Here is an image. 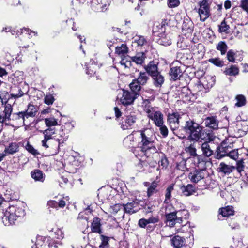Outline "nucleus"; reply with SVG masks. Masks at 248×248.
<instances>
[{
  "label": "nucleus",
  "instance_id": "1",
  "mask_svg": "<svg viewBox=\"0 0 248 248\" xmlns=\"http://www.w3.org/2000/svg\"><path fill=\"white\" fill-rule=\"evenodd\" d=\"M138 133H140L141 139V145L135 150V155L141 157H149L151 154L156 153L157 149L154 144L155 136L153 130L151 128H145L139 131Z\"/></svg>",
  "mask_w": 248,
  "mask_h": 248
},
{
  "label": "nucleus",
  "instance_id": "2",
  "mask_svg": "<svg viewBox=\"0 0 248 248\" xmlns=\"http://www.w3.org/2000/svg\"><path fill=\"white\" fill-rule=\"evenodd\" d=\"M25 214V210L17 205L9 206L4 213L2 220L5 226H10L16 223L19 218H21Z\"/></svg>",
  "mask_w": 248,
  "mask_h": 248
},
{
  "label": "nucleus",
  "instance_id": "3",
  "mask_svg": "<svg viewBox=\"0 0 248 248\" xmlns=\"http://www.w3.org/2000/svg\"><path fill=\"white\" fill-rule=\"evenodd\" d=\"M184 129L189 134L187 139L190 141H197L200 139H204L202 137L203 135L202 127L192 120H189L186 122Z\"/></svg>",
  "mask_w": 248,
  "mask_h": 248
},
{
  "label": "nucleus",
  "instance_id": "4",
  "mask_svg": "<svg viewBox=\"0 0 248 248\" xmlns=\"http://www.w3.org/2000/svg\"><path fill=\"white\" fill-rule=\"evenodd\" d=\"M142 106L148 117L153 121L156 126H161L164 124L163 114L156 108L151 106L148 100H144Z\"/></svg>",
  "mask_w": 248,
  "mask_h": 248
},
{
  "label": "nucleus",
  "instance_id": "5",
  "mask_svg": "<svg viewBox=\"0 0 248 248\" xmlns=\"http://www.w3.org/2000/svg\"><path fill=\"white\" fill-rule=\"evenodd\" d=\"M56 129L55 128L49 127L47 129L41 131L44 135V138L42 140V145L50 152L51 155L57 154L59 152V145L57 144V140H54L53 144L48 141L52 139V136L55 134Z\"/></svg>",
  "mask_w": 248,
  "mask_h": 248
},
{
  "label": "nucleus",
  "instance_id": "6",
  "mask_svg": "<svg viewBox=\"0 0 248 248\" xmlns=\"http://www.w3.org/2000/svg\"><path fill=\"white\" fill-rule=\"evenodd\" d=\"M198 8H195L194 10L198 13L200 21L204 22L211 15L210 3L208 0H202L198 2Z\"/></svg>",
  "mask_w": 248,
  "mask_h": 248
},
{
  "label": "nucleus",
  "instance_id": "7",
  "mask_svg": "<svg viewBox=\"0 0 248 248\" xmlns=\"http://www.w3.org/2000/svg\"><path fill=\"white\" fill-rule=\"evenodd\" d=\"M2 110L0 112V124L8 126L11 125V117L13 111L12 106L7 101L1 105Z\"/></svg>",
  "mask_w": 248,
  "mask_h": 248
},
{
  "label": "nucleus",
  "instance_id": "8",
  "mask_svg": "<svg viewBox=\"0 0 248 248\" xmlns=\"http://www.w3.org/2000/svg\"><path fill=\"white\" fill-rule=\"evenodd\" d=\"M137 120V117L134 112H131L129 114L125 116L122 123L121 127L123 130L130 128Z\"/></svg>",
  "mask_w": 248,
  "mask_h": 248
},
{
  "label": "nucleus",
  "instance_id": "9",
  "mask_svg": "<svg viewBox=\"0 0 248 248\" xmlns=\"http://www.w3.org/2000/svg\"><path fill=\"white\" fill-rule=\"evenodd\" d=\"M110 216L113 217L115 219H121L124 218V213L122 204H116L109 208Z\"/></svg>",
  "mask_w": 248,
  "mask_h": 248
},
{
  "label": "nucleus",
  "instance_id": "10",
  "mask_svg": "<svg viewBox=\"0 0 248 248\" xmlns=\"http://www.w3.org/2000/svg\"><path fill=\"white\" fill-rule=\"evenodd\" d=\"M205 170L196 169L189 173L188 178L192 183H197L204 179L205 176Z\"/></svg>",
  "mask_w": 248,
  "mask_h": 248
},
{
  "label": "nucleus",
  "instance_id": "11",
  "mask_svg": "<svg viewBox=\"0 0 248 248\" xmlns=\"http://www.w3.org/2000/svg\"><path fill=\"white\" fill-rule=\"evenodd\" d=\"M122 92L123 95L120 98V101L124 105L132 104L137 97L136 94L128 91L123 90Z\"/></svg>",
  "mask_w": 248,
  "mask_h": 248
},
{
  "label": "nucleus",
  "instance_id": "12",
  "mask_svg": "<svg viewBox=\"0 0 248 248\" xmlns=\"http://www.w3.org/2000/svg\"><path fill=\"white\" fill-rule=\"evenodd\" d=\"M107 0H93L91 6L94 11L105 12L108 7Z\"/></svg>",
  "mask_w": 248,
  "mask_h": 248
},
{
  "label": "nucleus",
  "instance_id": "13",
  "mask_svg": "<svg viewBox=\"0 0 248 248\" xmlns=\"http://www.w3.org/2000/svg\"><path fill=\"white\" fill-rule=\"evenodd\" d=\"M122 205L124 214H132L137 212L140 209L139 203L136 201H132Z\"/></svg>",
  "mask_w": 248,
  "mask_h": 248
},
{
  "label": "nucleus",
  "instance_id": "14",
  "mask_svg": "<svg viewBox=\"0 0 248 248\" xmlns=\"http://www.w3.org/2000/svg\"><path fill=\"white\" fill-rule=\"evenodd\" d=\"M168 26V21L167 19H164L161 23H157L153 27V32L156 33L157 36L161 35L166 32V30Z\"/></svg>",
  "mask_w": 248,
  "mask_h": 248
},
{
  "label": "nucleus",
  "instance_id": "15",
  "mask_svg": "<svg viewBox=\"0 0 248 248\" xmlns=\"http://www.w3.org/2000/svg\"><path fill=\"white\" fill-rule=\"evenodd\" d=\"M180 118V115L178 113H173L169 115L168 121L172 130H174L178 127Z\"/></svg>",
  "mask_w": 248,
  "mask_h": 248
},
{
  "label": "nucleus",
  "instance_id": "16",
  "mask_svg": "<svg viewBox=\"0 0 248 248\" xmlns=\"http://www.w3.org/2000/svg\"><path fill=\"white\" fill-rule=\"evenodd\" d=\"M231 147L227 146L226 144L223 143L221 146L217 148V157L219 159L224 157L225 156H228L231 150Z\"/></svg>",
  "mask_w": 248,
  "mask_h": 248
},
{
  "label": "nucleus",
  "instance_id": "17",
  "mask_svg": "<svg viewBox=\"0 0 248 248\" xmlns=\"http://www.w3.org/2000/svg\"><path fill=\"white\" fill-rule=\"evenodd\" d=\"M185 151L188 153L190 156H192L194 159V164L198 166L200 163V156L196 153V149L194 144H190L188 147H186Z\"/></svg>",
  "mask_w": 248,
  "mask_h": 248
},
{
  "label": "nucleus",
  "instance_id": "18",
  "mask_svg": "<svg viewBox=\"0 0 248 248\" xmlns=\"http://www.w3.org/2000/svg\"><path fill=\"white\" fill-rule=\"evenodd\" d=\"M166 223L170 227H173L177 222V213L175 212L167 213H166Z\"/></svg>",
  "mask_w": 248,
  "mask_h": 248
},
{
  "label": "nucleus",
  "instance_id": "19",
  "mask_svg": "<svg viewBox=\"0 0 248 248\" xmlns=\"http://www.w3.org/2000/svg\"><path fill=\"white\" fill-rule=\"evenodd\" d=\"M27 121L26 118L25 113L23 111H21L17 113H12L11 117V125L14 122H17L25 124V122Z\"/></svg>",
  "mask_w": 248,
  "mask_h": 248
},
{
  "label": "nucleus",
  "instance_id": "20",
  "mask_svg": "<svg viewBox=\"0 0 248 248\" xmlns=\"http://www.w3.org/2000/svg\"><path fill=\"white\" fill-rule=\"evenodd\" d=\"M38 109L39 108L37 106L31 103L29 104L28 105L27 109L25 111H23L27 119L28 120L30 117H35L38 111Z\"/></svg>",
  "mask_w": 248,
  "mask_h": 248
},
{
  "label": "nucleus",
  "instance_id": "21",
  "mask_svg": "<svg viewBox=\"0 0 248 248\" xmlns=\"http://www.w3.org/2000/svg\"><path fill=\"white\" fill-rule=\"evenodd\" d=\"M154 85L157 88H160L163 84L165 79L164 76L159 72L151 76Z\"/></svg>",
  "mask_w": 248,
  "mask_h": 248
},
{
  "label": "nucleus",
  "instance_id": "22",
  "mask_svg": "<svg viewBox=\"0 0 248 248\" xmlns=\"http://www.w3.org/2000/svg\"><path fill=\"white\" fill-rule=\"evenodd\" d=\"M169 75L170 77V80L176 81L182 76V72L179 67L174 66L170 68Z\"/></svg>",
  "mask_w": 248,
  "mask_h": 248
},
{
  "label": "nucleus",
  "instance_id": "23",
  "mask_svg": "<svg viewBox=\"0 0 248 248\" xmlns=\"http://www.w3.org/2000/svg\"><path fill=\"white\" fill-rule=\"evenodd\" d=\"M19 150V145L16 142H11L7 146L3 152L5 154V156L8 155H13L17 153Z\"/></svg>",
  "mask_w": 248,
  "mask_h": 248
},
{
  "label": "nucleus",
  "instance_id": "24",
  "mask_svg": "<svg viewBox=\"0 0 248 248\" xmlns=\"http://www.w3.org/2000/svg\"><path fill=\"white\" fill-rule=\"evenodd\" d=\"M86 73L90 76H93L96 72L97 67V62L93 60H91L89 63H85Z\"/></svg>",
  "mask_w": 248,
  "mask_h": 248
},
{
  "label": "nucleus",
  "instance_id": "25",
  "mask_svg": "<svg viewBox=\"0 0 248 248\" xmlns=\"http://www.w3.org/2000/svg\"><path fill=\"white\" fill-rule=\"evenodd\" d=\"M146 72L152 76L158 72L157 64L154 62H150L147 65L144 66Z\"/></svg>",
  "mask_w": 248,
  "mask_h": 248
},
{
  "label": "nucleus",
  "instance_id": "26",
  "mask_svg": "<svg viewBox=\"0 0 248 248\" xmlns=\"http://www.w3.org/2000/svg\"><path fill=\"white\" fill-rule=\"evenodd\" d=\"M171 244L175 248H180L185 245L186 240L184 237L178 235L172 237L170 240Z\"/></svg>",
  "mask_w": 248,
  "mask_h": 248
},
{
  "label": "nucleus",
  "instance_id": "27",
  "mask_svg": "<svg viewBox=\"0 0 248 248\" xmlns=\"http://www.w3.org/2000/svg\"><path fill=\"white\" fill-rule=\"evenodd\" d=\"M204 124L206 127L213 129H217L218 128V122L214 117H208L206 118L204 120Z\"/></svg>",
  "mask_w": 248,
  "mask_h": 248
},
{
  "label": "nucleus",
  "instance_id": "28",
  "mask_svg": "<svg viewBox=\"0 0 248 248\" xmlns=\"http://www.w3.org/2000/svg\"><path fill=\"white\" fill-rule=\"evenodd\" d=\"M146 56L144 52H138L136 55L131 57L132 62H135L137 64L141 65L144 62Z\"/></svg>",
  "mask_w": 248,
  "mask_h": 248
},
{
  "label": "nucleus",
  "instance_id": "29",
  "mask_svg": "<svg viewBox=\"0 0 248 248\" xmlns=\"http://www.w3.org/2000/svg\"><path fill=\"white\" fill-rule=\"evenodd\" d=\"M159 37L158 40V43L159 44L168 46L171 44V40L170 38V36L168 34H166L165 33L158 36Z\"/></svg>",
  "mask_w": 248,
  "mask_h": 248
},
{
  "label": "nucleus",
  "instance_id": "30",
  "mask_svg": "<svg viewBox=\"0 0 248 248\" xmlns=\"http://www.w3.org/2000/svg\"><path fill=\"white\" fill-rule=\"evenodd\" d=\"M31 177L36 181L44 182L45 175L42 171L36 169L31 172Z\"/></svg>",
  "mask_w": 248,
  "mask_h": 248
},
{
  "label": "nucleus",
  "instance_id": "31",
  "mask_svg": "<svg viewBox=\"0 0 248 248\" xmlns=\"http://www.w3.org/2000/svg\"><path fill=\"white\" fill-rule=\"evenodd\" d=\"M136 81L142 86L145 85L149 79V75L146 72H140Z\"/></svg>",
  "mask_w": 248,
  "mask_h": 248
},
{
  "label": "nucleus",
  "instance_id": "32",
  "mask_svg": "<svg viewBox=\"0 0 248 248\" xmlns=\"http://www.w3.org/2000/svg\"><path fill=\"white\" fill-rule=\"evenodd\" d=\"M201 149L203 155L205 156L209 157L213 154V151L211 149L208 142H205L202 144Z\"/></svg>",
  "mask_w": 248,
  "mask_h": 248
},
{
  "label": "nucleus",
  "instance_id": "33",
  "mask_svg": "<svg viewBox=\"0 0 248 248\" xmlns=\"http://www.w3.org/2000/svg\"><path fill=\"white\" fill-rule=\"evenodd\" d=\"M218 31L219 33L224 34H229L230 32V26L225 19H224L218 25Z\"/></svg>",
  "mask_w": 248,
  "mask_h": 248
},
{
  "label": "nucleus",
  "instance_id": "34",
  "mask_svg": "<svg viewBox=\"0 0 248 248\" xmlns=\"http://www.w3.org/2000/svg\"><path fill=\"white\" fill-rule=\"evenodd\" d=\"M181 189L184 195L186 196H190L195 192V187L191 184L182 186Z\"/></svg>",
  "mask_w": 248,
  "mask_h": 248
},
{
  "label": "nucleus",
  "instance_id": "35",
  "mask_svg": "<svg viewBox=\"0 0 248 248\" xmlns=\"http://www.w3.org/2000/svg\"><path fill=\"white\" fill-rule=\"evenodd\" d=\"M141 86L142 85L140 84L138 81H136V79H133L132 82L129 85L130 88L132 92V93L136 94L137 96L138 93L141 90Z\"/></svg>",
  "mask_w": 248,
  "mask_h": 248
},
{
  "label": "nucleus",
  "instance_id": "36",
  "mask_svg": "<svg viewBox=\"0 0 248 248\" xmlns=\"http://www.w3.org/2000/svg\"><path fill=\"white\" fill-rule=\"evenodd\" d=\"M128 52V48L127 45L124 44H122L118 46L115 48V52L120 56H123L126 54Z\"/></svg>",
  "mask_w": 248,
  "mask_h": 248
},
{
  "label": "nucleus",
  "instance_id": "37",
  "mask_svg": "<svg viewBox=\"0 0 248 248\" xmlns=\"http://www.w3.org/2000/svg\"><path fill=\"white\" fill-rule=\"evenodd\" d=\"M20 34L25 33L29 36V38L32 37L33 36H36L37 35V32L32 31L28 28H23L17 30V32L16 35L18 34V33Z\"/></svg>",
  "mask_w": 248,
  "mask_h": 248
},
{
  "label": "nucleus",
  "instance_id": "38",
  "mask_svg": "<svg viewBox=\"0 0 248 248\" xmlns=\"http://www.w3.org/2000/svg\"><path fill=\"white\" fill-rule=\"evenodd\" d=\"M219 214L223 217H229L234 214L233 208L232 206H228L219 210Z\"/></svg>",
  "mask_w": 248,
  "mask_h": 248
},
{
  "label": "nucleus",
  "instance_id": "39",
  "mask_svg": "<svg viewBox=\"0 0 248 248\" xmlns=\"http://www.w3.org/2000/svg\"><path fill=\"white\" fill-rule=\"evenodd\" d=\"M234 167L228 165L224 163H221L219 165L218 169L219 171L222 172L225 174H229L232 171V170L234 169Z\"/></svg>",
  "mask_w": 248,
  "mask_h": 248
},
{
  "label": "nucleus",
  "instance_id": "40",
  "mask_svg": "<svg viewBox=\"0 0 248 248\" xmlns=\"http://www.w3.org/2000/svg\"><path fill=\"white\" fill-rule=\"evenodd\" d=\"M157 186L158 183L155 181H154L151 184L148 188L147 192V196L148 197H151L153 194L156 193L158 192V190L157 189Z\"/></svg>",
  "mask_w": 248,
  "mask_h": 248
},
{
  "label": "nucleus",
  "instance_id": "41",
  "mask_svg": "<svg viewBox=\"0 0 248 248\" xmlns=\"http://www.w3.org/2000/svg\"><path fill=\"white\" fill-rule=\"evenodd\" d=\"M224 73L226 75L236 76L239 73V69L236 65H231L230 67L226 68Z\"/></svg>",
  "mask_w": 248,
  "mask_h": 248
},
{
  "label": "nucleus",
  "instance_id": "42",
  "mask_svg": "<svg viewBox=\"0 0 248 248\" xmlns=\"http://www.w3.org/2000/svg\"><path fill=\"white\" fill-rule=\"evenodd\" d=\"M91 214L92 211L89 208V207H88L85 210L79 213L78 219H85L86 221H88L90 218L89 216L91 215Z\"/></svg>",
  "mask_w": 248,
  "mask_h": 248
},
{
  "label": "nucleus",
  "instance_id": "43",
  "mask_svg": "<svg viewBox=\"0 0 248 248\" xmlns=\"http://www.w3.org/2000/svg\"><path fill=\"white\" fill-rule=\"evenodd\" d=\"M174 184L169 185L165 190L164 203H168L171 197V192L174 190Z\"/></svg>",
  "mask_w": 248,
  "mask_h": 248
},
{
  "label": "nucleus",
  "instance_id": "44",
  "mask_svg": "<svg viewBox=\"0 0 248 248\" xmlns=\"http://www.w3.org/2000/svg\"><path fill=\"white\" fill-rule=\"evenodd\" d=\"M100 219L98 218H94L93 222L92 223L91 229L93 232L101 233L100 229Z\"/></svg>",
  "mask_w": 248,
  "mask_h": 248
},
{
  "label": "nucleus",
  "instance_id": "45",
  "mask_svg": "<svg viewBox=\"0 0 248 248\" xmlns=\"http://www.w3.org/2000/svg\"><path fill=\"white\" fill-rule=\"evenodd\" d=\"M175 212L177 213V222L179 223H182L183 218L186 219L188 217V211L186 210L178 211Z\"/></svg>",
  "mask_w": 248,
  "mask_h": 248
},
{
  "label": "nucleus",
  "instance_id": "46",
  "mask_svg": "<svg viewBox=\"0 0 248 248\" xmlns=\"http://www.w3.org/2000/svg\"><path fill=\"white\" fill-rule=\"evenodd\" d=\"M14 84H18L21 82L24 79L23 72L19 71H16L13 75Z\"/></svg>",
  "mask_w": 248,
  "mask_h": 248
},
{
  "label": "nucleus",
  "instance_id": "47",
  "mask_svg": "<svg viewBox=\"0 0 248 248\" xmlns=\"http://www.w3.org/2000/svg\"><path fill=\"white\" fill-rule=\"evenodd\" d=\"M133 43H136L138 46H142L147 43V41L144 36L136 35L133 38Z\"/></svg>",
  "mask_w": 248,
  "mask_h": 248
},
{
  "label": "nucleus",
  "instance_id": "48",
  "mask_svg": "<svg viewBox=\"0 0 248 248\" xmlns=\"http://www.w3.org/2000/svg\"><path fill=\"white\" fill-rule=\"evenodd\" d=\"M132 59L130 57H125L120 61L121 65L125 68H129L132 65Z\"/></svg>",
  "mask_w": 248,
  "mask_h": 248
},
{
  "label": "nucleus",
  "instance_id": "49",
  "mask_svg": "<svg viewBox=\"0 0 248 248\" xmlns=\"http://www.w3.org/2000/svg\"><path fill=\"white\" fill-rule=\"evenodd\" d=\"M44 121L46 125L48 128L58 125V120L53 117L45 118Z\"/></svg>",
  "mask_w": 248,
  "mask_h": 248
},
{
  "label": "nucleus",
  "instance_id": "50",
  "mask_svg": "<svg viewBox=\"0 0 248 248\" xmlns=\"http://www.w3.org/2000/svg\"><path fill=\"white\" fill-rule=\"evenodd\" d=\"M235 99L237 101L235 103V106L238 107L243 106L246 104V97L243 95H237L235 97Z\"/></svg>",
  "mask_w": 248,
  "mask_h": 248
},
{
  "label": "nucleus",
  "instance_id": "51",
  "mask_svg": "<svg viewBox=\"0 0 248 248\" xmlns=\"http://www.w3.org/2000/svg\"><path fill=\"white\" fill-rule=\"evenodd\" d=\"M216 48L217 50L220 51L221 55H224L227 51L228 46L224 42L220 41L217 44Z\"/></svg>",
  "mask_w": 248,
  "mask_h": 248
},
{
  "label": "nucleus",
  "instance_id": "52",
  "mask_svg": "<svg viewBox=\"0 0 248 248\" xmlns=\"http://www.w3.org/2000/svg\"><path fill=\"white\" fill-rule=\"evenodd\" d=\"M49 248H58L62 246V243L60 241H55L51 239H48L47 241Z\"/></svg>",
  "mask_w": 248,
  "mask_h": 248
},
{
  "label": "nucleus",
  "instance_id": "53",
  "mask_svg": "<svg viewBox=\"0 0 248 248\" xmlns=\"http://www.w3.org/2000/svg\"><path fill=\"white\" fill-rule=\"evenodd\" d=\"M61 133L60 134V137L62 138L61 139L57 138V139L56 140H57V144L59 145V146L61 143H62L64 142V141H66L67 139H68V136H66L65 133L63 132L64 128H63V126L61 127Z\"/></svg>",
  "mask_w": 248,
  "mask_h": 248
},
{
  "label": "nucleus",
  "instance_id": "54",
  "mask_svg": "<svg viewBox=\"0 0 248 248\" xmlns=\"http://www.w3.org/2000/svg\"><path fill=\"white\" fill-rule=\"evenodd\" d=\"M55 101L53 95L51 94H48L45 95L44 98V103L47 105L53 104Z\"/></svg>",
  "mask_w": 248,
  "mask_h": 248
},
{
  "label": "nucleus",
  "instance_id": "55",
  "mask_svg": "<svg viewBox=\"0 0 248 248\" xmlns=\"http://www.w3.org/2000/svg\"><path fill=\"white\" fill-rule=\"evenodd\" d=\"M44 241V238L43 236H38L36 237L35 244L31 246L32 248H38L43 245Z\"/></svg>",
  "mask_w": 248,
  "mask_h": 248
},
{
  "label": "nucleus",
  "instance_id": "56",
  "mask_svg": "<svg viewBox=\"0 0 248 248\" xmlns=\"http://www.w3.org/2000/svg\"><path fill=\"white\" fill-rule=\"evenodd\" d=\"M101 240L102 241L101 244L100 245V248H108V237L104 236L103 235H100Z\"/></svg>",
  "mask_w": 248,
  "mask_h": 248
},
{
  "label": "nucleus",
  "instance_id": "57",
  "mask_svg": "<svg viewBox=\"0 0 248 248\" xmlns=\"http://www.w3.org/2000/svg\"><path fill=\"white\" fill-rule=\"evenodd\" d=\"M26 149L29 153L33 155H37L39 154V153L37 151V150L35 149L32 145L28 143L26 145Z\"/></svg>",
  "mask_w": 248,
  "mask_h": 248
},
{
  "label": "nucleus",
  "instance_id": "58",
  "mask_svg": "<svg viewBox=\"0 0 248 248\" xmlns=\"http://www.w3.org/2000/svg\"><path fill=\"white\" fill-rule=\"evenodd\" d=\"M209 62L217 66L222 67L223 66V62L219 58H211L209 59Z\"/></svg>",
  "mask_w": 248,
  "mask_h": 248
},
{
  "label": "nucleus",
  "instance_id": "59",
  "mask_svg": "<svg viewBox=\"0 0 248 248\" xmlns=\"http://www.w3.org/2000/svg\"><path fill=\"white\" fill-rule=\"evenodd\" d=\"M190 230V224L189 223H186L184 225H183L181 228H178L176 230L177 233L179 232H186Z\"/></svg>",
  "mask_w": 248,
  "mask_h": 248
},
{
  "label": "nucleus",
  "instance_id": "60",
  "mask_svg": "<svg viewBox=\"0 0 248 248\" xmlns=\"http://www.w3.org/2000/svg\"><path fill=\"white\" fill-rule=\"evenodd\" d=\"M239 155V154L238 152V149H234L233 150H231L230 153L228 156H229L231 158L236 160L238 158Z\"/></svg>",
  "mask_w": 248,
  "mask_h": 248
},
{
  "label": "nucleus",
  "instance_id": "61",
  "mask_svg": "<svg viewBox=\"0 0 248 248\" xmlns=\"http://www.w3.org/2000/svg\"><path fill=\"white\" fill-rule=\"evenodd\" d=\"M243 163V161L242 159L237 162L236 170L240 175H242V172L244 171V166Z\"/></svg>",
  "mask_w": 248,
  "mask_h": 248
},
{
  "label": "nucleus",
  "instance_id": "62",
  "mask_svg": "<svg viewBox=\"0 0 248 248\" xmlns=\"http://www.w3.org/2000/svg\"><path fill=\"white\" fill-rule=\"evenodd\" d=\"M235 53L232 50H230L227 54V57L228 60L230 62H234L235 58H234Z\"/></svg>",
  "mask_w": 248,
  "mask_h": 248
},
{
  "label": "nucleus",
  "instance_id": "63",
  "mask_svg": "<svg viewBox=\"0 0 248 248\" xmlns=\"http://www.w3.org/2000/svg\"><path fill=\"white\" fill-rule=\"evenodd\" d=\"M180 4L179 0H168V5L170 8L177 7Z\"/></svg>",
  "mask_w": 248,
  "mask_h": 248
},
{
  "label": "nucleus",
  "instance_id": "64",
  "mask_svg": "<svg viewBox=\"0 0 248 248\" xmlns=\"http://www.w3.org/2000/svg\"><path fill=\"white\" fill-rule=\"evenodd\" d=\"M240 7L248 14V0H242Z\"/></svg>",
  "mask_w": 248,
  "mask_h": 248
}]
</instances>
